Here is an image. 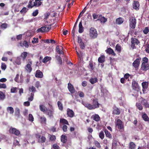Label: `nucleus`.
Instances as JSON below:
<instances>
[{
    "label": "nucleus",
    "instance_id": "f257e3e1",
    "mask_svg": "<svg viewBox=\"0 0 149 149\" xmlns=\"http://www.w3.org/2000/svg\"><path fill=\"white\" fill-rule=\"evenodd\" d=\"M116 126L117 127L119 131L120 132L124 131V127L123 123L120 119H118L116 123Z\"/></svg>",
    "mask_w": 149,
    "mask_h": 149
},
{
    "label": "nucleus",
    "instance_id": "f03ea898",
    "mask_svg": "<svg viewBox=\"0 0 149 149\" xmlns=\"http://www.w3.org/2000/svg\"><path fill=\"white\" fill-rule=\"evenodd\" d=\"M89 35L93 39H95L97 36L98 34L96 30L94 27H91L89 30Z\"/></svg>",
    "mask_w": 149,
    "mask_h": 149
},
{
    "label": "nucleus",
    "instance_id": "7ed1b4c3",
    "mask_svg": "<svg viewBox=\"0 0 149 149\" xmlns=\"http://www.w3.org/2000/svg\"><path fill=\"white\" fill-rule=\"evenodd\" d=\"M140 43V41L136 38H132L131 41V46L132 49L136 48L135 44L138 45Z\"/></svg>",
    "mask_w": 149,
    "mask_h": 149
},
{
    "label": "nucleus",
    "instance_id": "20e7f679",
    "mask_svg": "<svg viewBox=\"0 0 149 149\" xmlns=\"http://www.w3.org/2000/svg\"><path fill=\"white\" fill-rule=\"evenodd\" d=\"M129 26L132 29H134L136 24V19L134 17H132L129 19Z\"/></svg>",
    "mask_w": 149,
    "mask_h": 149
},
{
    "label": "nucleus",
    "instance_id": "39448f33",
    "mask_svg": "<svg viewBox=\"0 0 149 149\" xmlns=\"http://www.w3.org/2000/svg\"><path fill=\"white\" fill-rule=\"evenodd\" d=\"M9 132L11 134H14L16 136H19L20 134V131L15 128L11 127L10 128Z\"/></svg>",
    "mask_w": 149,
    "mask_h": 149
},
{
    "label": "nucleus",
    "instance_id": "423d86ee",
    "mask_svg": "<svg viewBox=\"0 0 149 149\" xmlns=\"http://www.w3.org/2000/svg\"><path fill=\"white\" fill-rule=\"evenodd\" d=\"M132 89L137 92L140 91V87L138 82L136 81H133L132 83Z\"/></svg>",
    "mask_w": 149,
    "mask_h": 149
},
{
    "label": "nucleus",
    "instance_id": "0eeeda50",
    "mask_svg": "<svg viewBox=\"0 0 149 149\" xmlns=\"http://www.w3.org/2000/svg\"><path fill=\"white\" fill-rule=\"evenodd\" d=\"M28 63L26 66L25 68L27 71L30 73L32 70V68L31 67L32 61L31 59H29L28 60Z\"/></svg>",
    "mask_w": 149,
    "mask_h": 149
},
{
    "label": "nucleus",
    "instance_id": "6e6552de",
    "mask_svg": "<svg viewBox=\"0 0 149 149\" xmlns=\"http://www.w3.org/2000/svg\"><path fill=\"white\" fill-rule=\"evenodd\" d=\"M92 105L93 109L99 107L100 104L98 102L97 99H93Z\"/></svg>",
    "mask_w": 149,
    "mask_h": 149
},
{
    "label": "nucleus",
    "instance_id": "1a4fd4ad",
    "mask_svg": "<svg viewBox=\"0 0 149 149\" xmlns=\"http://www.w3.org/2000/svg\"><path fill=\"white\" fill-rule=\"evenodd\" d=\"M149 69V64L148 63H142L141 69L143 71H146Z\"/></svg>",
    "mask_w": 149,
    "mask_h": 149
},
{
    "label": "nucleus",
    "instance_id": "9d476101",
    "mask_svg": "<svg viewBox=\"0 0 149 149\" xmlns=\"http://www.w3.org/2000/svg\"><path fill=\"white\" fill-rule=\"evenodd\" d=\"M141 60L140 58H137L133 62L132 65L135 68H137L139 67L140 64V61Z\"/></svg>",
    "mask_w": 149,
    "mask_h": 149
},
{
    "label": "nucleus",
    "instance_id": "9b49d317",
    "mask_svg": "<svg viewBox=\"0 0 149 149\" xmlns=\"http://www.w3.org/2000/svg\"><path fill=\"white\" fill-rule=\"evenodd\" d=\"M68 88L71 93L73 94L75 92V90L74 86L71 83H69L68 84Z\"/></svg>",
    "mask_w": 149,
    "mask_h": 149
},
{
    "label": "nucleus",
    "instance_id": "f8f14e48",
    "mask_svg": "<svg viewBox=\"0 0 149 149\" xmlns=\"http://www.w3.org/2000/svg\"><path fill=\"white\" fill-rule=\"evenodd\" d=\"M140 5L139 2L137 1H134L132 4V6L134 9H139Z\"/></svg>",
    "mask_w": 149,
    "mask_h": 149
},
{
    "label": "nucleus",
    "instance_id": "ddd939ff",
    "mask_svg": "<svg viewBox=\"0 0 149 149\" xmlns=\"http://www.w3.org/2000/svg\"><path fill=\"white\" fill-rule=\"evenodd\" d=\"M67 114L68 116L70 118L73 117L74 115V113L73 111L69 108L67 109Z\"/></svg>",
    "mask_w": 149,
    "mask_h": 149
},
{
    "label": "nucleus",
    "instance_id": "4468645a",
    "mask_svg": "<svg viewBox=\"0 0 149 149\" xmlns=\"http://www.w3.org/2000/svg\"><path fill=\"white\" fill-rule=\"evenodd\" d=\"M82 104L86 107L89 110L93 109L92 105L90 104L87 103L85 102H82Z\"/></svg>",
    "mask_w": 149,
    "mask_h": 149
},
{
    "label": "nucleus",
    "instance_id": "2eb2a0df",
    "mask_svg": "<svg viewBox=\"0 0 149 149\" xmlns=\"http://www.w3.org/2000/svg\"><path fill=\"white\" fill-rule=\"evenodd\" d=\"M120 111L118 107H115L113 108L112 113L113 114L118 115L120 114Z\"/></svg>",
    "mask_w": 149,
    "mask_h": 149
},
{
    "label": "nucleus",
    "instance_id": "dca6fc26",
    "mask_svg": "<svg viewBox=\"0 0 149 149\" xmlns=\"http://www.w3.org/2000/svg\"><path fill=\"white\" fill-rule=\"evenodd\" d=\"M35 76L37 78H42L43 77V74L40 70H38L36 71Z\"/></svg>",
    "mask_w": 149,
    "mask_h": 149
},
{
    "label": "nucleus",
    "instance_id": "f3484780",
    "mask_svg": "<svg viewBox=\"0 0 149 149\" xmlns=\"http://www.w3.org/2000/svg\"><path fill=\"white\" fill-rule=\"evenodd\" d=\"M105 52L109 54H112L113 56H115L116 54L114 51L111 48H109L106 50Z\"/></svg>",
    "mask_w": 149,
    "mask_h": 149
},
{
    "label": "nucleus",
    "instance_id": "a211bd4d",
    "mask_svg": "<svg viewBox=\"0 0 149 149\" xmlns=\"http://www.w3.org/2000/svg\"><path fill=\"white\" fill-rule=\"evenodd\" d=\"M91 118L96 121H99L100 120V117L98 114H95L93 115L91 117Z\"/></svg>",
    "mask_w": 149,
    "mask_h": 149
},
{
    "label": "nucleus",
    "instance_id": "6ab92c4d",
    "mask_svg": "<svg viewBox=\"0 0 149 149\" xmlns=\"http://www.w3.org/2000/svg\"><path fill=\"white\" fill-rule=\"evenodd\" d=\"M141 104L143 105L146 108H149V104L148 103V101L143 99L141 102Z\"/></svg>",
    "mask_w": 149,
    "mask_h": 149
},
{
    "label": "nucleus",
    "instance_id": "aec40b11",
    "mask_svg": "<svg viewBox=\"0 0 149 149\" xmlns=\"http://www.w3.org/2000/svg\"><path fill=\"white\" fill-rule=\"evenodd\" d=\"M97 20H100L101 22H103L104 23L105 22L107 21V19L102 15H99V16L98 19Z\"/></svg>",
    "mask_w": 149,
    "mask_h": 149
},
{
    "label": "nucleus",
    "instance_id": "412c9836",
    "mask_svg": "<svg viewBox=\"0 0 149 149\" xmlns=\"http://www.w3.org/2000/svg\"><path fill=\"white\" fill-rule=\"evenodd\" d=\"M61 140L63 143H65L67 141V138L66 135L63 134L61 136Z\"/></svg>",
    "mask_w": 149,
    "mask_h": 149
},
{
    "label": "nucleus",
    "instance_id": "4be33fe9",
    "mask_svg": "<svg viewBox=\"0 0 149 149\" xmlns=\"http://www.w3.org/2000/svg\"><path fill=\"white\" fill-rule=\"evenodd\" d=\"M15 116L17 118L19 117L20 116V111L18 107H16L15 109Z\"/></svg>",
    "mask_w": 149,
    "mask_h": 149
},
{
    "label": "nucleus",
    "instance_id": "5701e85b",
    "mask_svg": "<svg viewBox=\"0 0 149 149\" xmlns=\"http://www.w3.org/2000/svg\"><path fill=\"white\" fill-rule=\"evenodd\" d=\"M60 123H62L63 125H69L68 121L65 119L61 118L60 120Z\"/></svg>",
    "mask_w": 149,
    "mask_h": 149
},
{
    "label": "nucleus",
    "instance_id": "b1692460",
    "mask_svg": "<svg viewBox=\"0 0 149 149\" xmlns=\"http://www.w3.org/2000/svg\"><path fill=\"white\" fill-rule=\"evenodd\" d=\"M142 118L145 121L149 122V118L145 113L142 115Z\"/></svg>",
    "mask_w": 149,
    "mask_h": 149
},
{
    "label": "nucleus",
    "instance_id": "393cba45",
    "mask_svg": "<svg viewBox=\"0 0 149 149\" xmlns=\"http://www.w3.org/2000/svg\"><path fill=\"white\" fill-rule=\"evenodd\" d=\"M39 118L40 119V123H41L45 124L46 123L47 119L44 116H39Z\"/></svg>",
    "mask_w": 149,
    "mask_h": 149
},
{
    "label": "nucleus",
    "instance_id": "a878e982",
    "mask_svg": "<svg viewBox=\"0 0 149 149\" xmlns=\"http://www.w3.org/2000/svg\"><path fill=\"white\" fill-rule=\"evenodd\" d=\"M124 21V19L121 17H119L116 19V24H122Z\"/></svg>",
    "mask_w": 149,
    "mask_h": 149
},
{
    "label": "nucleus",
    "instance_id": "bb28decb",
    "mask_svg": "<svg viewBox=\"0 0 149 149\" xmlns=\"http://www.w3.org/2000/svg\"><path fill=\"white\" fill-rule=\"evenodd\" d=\"M118 140L117 139L115 138L113 139L112 143V147H116L118 145Z\"/></svg>",
    "mask_w": 149,
    "mask_h": 149
},
{
    "label": "nucleus",
    "instance_id": "cd10ccee",
    "mask_svg": "<svg viewBox=\"0 0 149 149\" xmlns=\"http://www.w3.org/2000/svg\"><path fill=\"white\" fill-rule=\"evenodd\" d=\"M79 32L81 33L83 32V27L82 25L81 21L79 22Z\"/></svg>",
    "mask_w": 149,
    "mask_h": 149
},
{
    "label": "nucleus",
    "instance_id": "c85d7f7f",
    "mask_svg": "<svg viewBox=\"0 0 149 149\" xmlns=\"http://www.w3.org/2000/svg\"><path fill=\"white\" fill-rule=\"evenodd\" d=\"M47 115L50 117H53V116L54 111L49 109L47 111Z\"/></svg>",
    "mask_w": 149,
    "mask_h": 149
},
{
    "label": "nucleus",
    "instance_id": "c756f323",
    "mask_svg": "<svg viewBox=\"0 0 149 149\" xmlns=\"http://www.w3.org/2000/svg\"><path fill=\"white\" fill-rule=\"evenodd\" d=\"M98 61L100 63H103L105 61V56L104 55H102L98 58Z\"/></svg>",
    "mask_w": 149,
    "mask_h": 149
},
{
    "label": "nucleus",
    "instance_id": "7c9ffc66",
    "mask_svg": "<svg viewBox=\"0 0 149 149\" xmlns=\"http://www.w3.org/2000/svg\"><path fill=\"white\" fill-rule=\"evenodd\" d=\"M39 108L40 110L43 112H45L47 110V108L43 105H40L39 106Z\"/></svg>",
    "mask_w": 149,
    "mask_h": 149
},
{
    "label": "nucleus",
    "instance_id": "2f4dec72",
    "mask_svg": "<svg viewBox=\"0 0 149 149\" xmlns=\"http://www.w3.org/2000/svg\"><path fill=\"white\" fill-rule=\"evenodd\" d=\"M27 55L28 53L26 52H24L22 54L21 56L22 58L23 61L25 60Z\"/></svg>",
    "mask_w": 149,
    "mask_h": 149
},
{
    "label": "nucleus",
    "instance_id": "473e14b6",
    "mask_svg": "<svg viewBox=\"0 0 149 149\" xmlns=\"http://www.w3.org/2000/svg\"><path fill=\"white\" fill-rule=\"evenodd\" d=\"M104 132L105 133L106 136L107 137H108L110 139H111L112 138V136L110 133L107 130H104Z\"/></svg>",
    "mask_w": 149,
    "mask_h": 149
},
{
    "label": "nucleus",
    "instance_id": "72a5a7b5",
    "mask_svg": "<svg viewBox=\"0 0 149 149\" xmlns=\"http://www.w3.org/2000/svg\"><path fill=\"white\" fill-rule=\"evenodd\" d=\"M55 57L56 60L58 62V63L59 64L61 65L62 63V61L60 56L58 55H56Z\"/></svg>",
    "mask_w": 149,
    "mask_h": 149
},
{
    "label": "nucleus",
    "instance_id": "f704fd0d",
    "mask_svg": "<svg viewBox=\"0 0 149 149\" xmlns=\"http://www.w3.org/2000/svg\"><path fill=\"white\" fill-rule=\"evenodd\" d=\"M46 26H42L40 28L38 29L37 31V32L39 33L41 32H45V31H46Z\"/></svg>",
    "mask_w": 149,
    "mask_h": 149
},
{
    "label": "nucleus",
    "instance_id": "c9c22d12",
    "mask_svg": "<svg viewBox=\"0 0 149 149\" xmlns=\"http://www.w3.org/2000/svg\"><path fill=\"white\" fill-rule=\"evenodd\" d=\"M7 110L8 112H10V113L13 114L14 112L13 108L11 107H9L7 108Z\"/></svg>",
    "mask_w": 149,
    "mask_h": 149
},
{
    "label": "nucleus",
    "instance_id": "e433bc0d",
    "mask_svg": "<svg viewBox=\"0 0 149 149\" xmlns=\"http://www.w3.org/2000/svg\"><path fill=\"white\" fill-rule=\"evenodd\" d=\"M51 59L50 57L47 56L44 57L43 60H42V62L43 63H45L49 61Z\"/></svg>",
    "mask_w": 149,
    "mask_h": 149
},
{
    "label": "nucleus",
    "instance_id": "4c0bfd02",
    "mask_svg": "<svg viewBox=\"0 0 149 149\" xmlns=\"http://www.w3.org/2000/svg\"><path fill=\"white\" fill-rule=\"evenodd\" d=\"M57 104L59 109L61 111H62L63 110V106L61 102L59 101H58L57 102Z\"/></svg>",
    "mask_w": 149,
    "mask_h": 149
},
{
    "label": "nucleus",
    "instance_id": "58836bf2",
    "mask_svg": "<svg viewBox=\"0 0 149 149\" xmlns=\"http://www.w3.org/2000/svg\"><path fill=\"white\" fill-rule=\"evenodd\" d=\"M136 147V145L135 143L132 142H131L130 143L129 148L131 149H134Z\"/></svg>",
    "mask_w": 149,
    "mask_h": 149
},
{
    "label": "nucleus",
    "instance_id": "ea45409f",
    "mask_svg": "<svg viewBox=\"0 0 149 149\" xmlns=\"http://www.w3.org/2000/svg\"><path fill=\"white\" fill-rule=\"evenodd\" d=\"M142 86L143 88L146 89L148 86V83L146 82H143L142 83Z\"/></svg>",
    "mask_w": 149,
    "mask_h": 149
},
{
    "label": "nucleus",
    "instance_id": "a19ab883",
    "mask_svg": "<svg viewBox=\"0 0 149 149\" xmlns=\"http://www.w3.org/2000/svg\"><path fill=\"white\" fill-rule=\"evenodd\" d=\"M90 82L92 84L95 83L97 81V79L96 77L91 78L89 80Z\"/></svg>",
    "mask_w": 149,
    "mask_h": 149
},
{
    "label": "nucleus",
    "instance_id": "79ce46f5",
    "mask_svg": "<svg viewBox=\"0 0 149 149\" xmlns=\"http://www.w3.org/2000/svg\"><path fill=\"white\" fill-rule=\"evenodd\" d=\"M56 50L57 52L59 54H61L63 53V51L59 48L58 46H57L56 48Z\"/></svg>",
    "mask_w": 149,
    "mask_h": 149
},
{
    "label": "nucleus",
    "instance_id": "37998d69",
    "mask_svg": "<svg viewBox=\"0 0 149 149\" xmlns=\"http://www.w3.org/2000/svg\"><path fill=\"white\" fill-rule=\"evenodd\" d=\"M5 96L4 93L1 91H0V100H3L5 98Z\"/></svg>",
    "mask_w": 149,
    "mask_h": 149
},
{
    "label": "nucleus",
    "instance_id": "c03bdc74",
    "mask_svg": "<svg viewBox=\"0 0 149 149\" xmlns=\"http://www.w3.org/2000/svg\"><path fill=\"white\" fill-rule=\"evenodd\" d=\"M116 49L119 52H120L121 51V47L120 45H119L118 44L116 45Z\"/></svg>",
    "mask_w": 149,
    "mask_h": 149
},
{
    "label": "nucleus",
    "instance_id": "a18cd8bd",
    "mask_svg": "<svg viewBox=\"0 0 149 149\" xmlns=\"http://www.w3.org/2000/svg\"><path fill=\"white\" fill-rule=\"evenodd\" d=\"M136 106L139 110H141L143 109V107L140 103H136Z\"/></svg>",
    "mask_w": 149,
    "mask_h": 149
},
{
    "label": "nucleus",
    "instance_id": "49530a36",
    "mask_svg": "<svg viewBox=\"0 0 149 149\" xmlns=\"http://www.w3.org/2000/svg\"><path fill=\"white\" fill-rule=\"evenodd\" d=\"M49 140L52 141H55L56 139V137L55 135H51L49 134Z\"/></svg>",
    "mask_w": 149,
    "mask_h": 149
},
{
    "label": "nucleus",
    "instance_id": "de8ad7c7",
    "mask_svg": "<svg viewBox=\"0 0 149 149\" xmlns=\"http://www.w3.org/2000/svg\"><path fill=\"white\" fill-rule=\"evenodd\" d=\"M99 137L102 139H103L104 137V132L103 131H101L99 134Z\"/></svg>",
    "mask_w": 149,
    "mask_h": 149
},
{
    "label": "nucleus",
    "instance_id": "09e8293b",
    "mask_svg": "<svg viewBox=\"0 0 149 149\" xmlns=\"http://www.w3.org/2000/svg\"><path fill=\"white\" fill-rule=\"evenodd\" d=\"M94 144L95 146L98 148H100L101 146L100 143L98 142L97 141H95L94 142Z\"/></svg>",
    "mask_w": 149,
    "mask_h": 149
},
{
    "label": "nucleus",
    "instance_id": "8fccbe9b",
    "mask_svg": "<svg viewBox=\"0 0 149 149\" xmlns=\"http://www.w3.org/2000/svg\"><path fill=\"white\" fill-rule=\"evenodd\" d=\"M17 88L16 87H13L11 89L10 92L12 93H15L17 92Z\"/></svg>",
    "mask_w": 149,
    "mask_h": 149
},
{
    "label": "nucleus",
    "instance_id": "3c124183",
    "mask_svg": "<svg viewBox=\"0 0 149 149\" xmlns=\"http://www.w3.org/2000/svg\"><path fill=\"white\" fill-rule=\"evenodd\" d=\"M21 59L19 57H17L16 58L15 61V63L16 64L18 65H19L21 64Z\"/></svg>",
    "mask_w": 149,
    "mask_h": 149
},
{
    "label": "nucleus",
    "instance_id": "603ef678",
    "mask_svg": "<svg viewBox=\"0 0 149 149\" xmlns=\"http://www.w3.org/2000/svg\"><path fill=\"white\" fill-rule=\"evenodd\" d=\"M79 94V96L81 97H84V94L83 92L81 91H79L78 92Z\"/></svg>",
    "mask_w": 149,
    "mask_h": 149
},
{
    "label": "nucleus",
    "instance_id": "864d4df0",
    "mask_svg": "<svg viewBox=\"0 0 149 149\" xmlns=\"http://www.w3.org/2000/svg\"><path fill=\"white\" fill-rule=\"evenodd\" d=\"M149 31V28L148 27H146L143 30V32L145 34H147Z\"/></svg>",
    "mask_w": 149,
    "mask_h": 149
},
{
    "label": "nucleus",
    "instance_id": "5fc2aeb1",
    "mask_svg": "<svg viewBox=\"0 0 149 149\" xmlns=\"http://www.w3.org/2000/svg\"><path fill=\"white\" fill-rule=\"evenodd\" d=\"M29 120L31 122H33L34 120V118L33 116V115L31 114H29Z\"/></svg>",
    "mask_w": 149,
    "mask_h": 149
},
{
    "label": "nucleus",
    "instance_id": "6e6d98bb",
    "mask_svg": "<svg viewBox=\"0 0 149 149\" xmlns=\"http://www.w3.org/2000/svg\"><path fill=\"white\" fill-rule=\"evenodd\" d=\"M67 126L66 125H64L63 126L62 130L64 132H66L67 131Z\"/></svg>",
    "mask_w": 149,
    "mask_h": 149
},
{
    "label": "nucleus",
    "instance_id": "4d7b16f0",
    "mask_svg": "<svg viewBox=\"0 0 149 149\" xmlns=\"http://www.w3.org/2000/svg\"><path fill=\"white\" fill-rule=\"evenodd\" d=\"M23 46H24L26 47H28L29 46L28 44L27 41L26 40H24L23 42L22 43Z\"/></svg>",
    "mask_w": 149,
    "mask_h": 149
},
{
    "label": "nucleus",
    "instance_id": "13d9d810",
    "mask_svg": "<svg viewBox=\"0 0 149 149\" xmlns=\"http://www.w3.org/2000/svg\"><path fill=\"white\" fill-rule=\"evenodd\" d=\"M52 147L54 149H59L60 148L59 146L56 143L54 144Z\"/></svg>",
    "mask_w": 149,
    "mask_h": 149
},
{
    "label": "nucleus",
    "instance_id": "bf43d9fd",
    "mask_svg": "<svg viewBox=\"0 0 149 149\" xmlns=\"http://www.w3.org/2000/svg\"><path fill=\"white\" fill-rule=\"evenodd\" d=\"M6 68V65L4 63H2L1 65V68L2 70H5Z\"/></svg>",
    "mask_w": 149,
    "mask_h": 149
},
{
    "label": "nucleus",
    "instance_id": "052dcab7",
    "mask_svg": "<svg viewBox=\"0 0 149 149\" xmlns=\"http://www.w3.org/2000/svg\"><path fill=\"white\" fill-rule=\"evenodd\" d=\"M146 48L145 49V51L147 53L149 54V43L146 44Z\"/></svg>",
    "mask_w": 149,
    "mask_h": 149
},
{
    "label": "nucleus",
    "instance_id": "680f3d73",
    "mask_svg": "<svg viewBox=\"0 0 149 149\" xmlns=\"http://www.w3.org/2000/svg\"><path fill=\"white\" fill-rule=\"evenodd\" d=\"M38 38H33V40L32 41V42L33 44H35L38 42Z\"/></svg>",
    "mask_w": 149,
    "mask_h": 149
},
{
    "label": "nucleus",
    "instance_id": "e2e57ef3",
    "mask_svg": "<svg viewBox=\"0 0 149 149\" xmlns=\"http://www.w3.org/2000/svg\"><path fill=\"white\" fill-rule=\"evenodd\" d=\"M7 24L6 23L2 24L1 25V27L2 29H5L7 28Z\"/></svg>",
    "mask_w": 149,
    "mask_h": 149
},
{
    "label": "nucleus",
    "instance_id": "0e129e2a",
    "mask_svg": "<svg viewBox=\"0 0 149 149\" xmlns=\"http://www.w3.org/2000/svg\"><path fill=\"white\" fill-rule=\"evenodd\" d=\"M38 13V10H36L32 13V15L33 16H36L37 15Z\"/></svg>",
    "mask_w": 149,
    "mask_h": 149
},
{
    "label": "nucleus",
    "instance_id": "69168bd1",
    "mask_svg": "<svg viewBox=\"0 0 149 149\" xmlns=\"http://www.w3.org/2000/svg\"><path fill=\"white\" fill-rule=\"evenodd\" d=\"M31 90L32 92H35L36 91V90L35 88L33 86H32L31 87L29 88V90Z\"/></svg>",
    "mask_w": 149,
    "mask_h": 149
},
{
    "label": "nucleus",
    "instance_id": "338daca9",
    "mask_svg": "<svg viewBox=\"0 0 149 149\" xmlns=\"http://www.w3.org/2000/svg\"><path fill=\"white\" fill-rule=\"evenodd\" d=\"M35 86L37 88L40 87V82L38 81H37L36 83Z\"/></svg>",
    "mask_w": 149,
    "mask_h": 149
},
{
    "label": "nucleus",
    "instance_id": "774afa93",
    "mask_svg": "<svg viewBox=\"0 0 149 149\" xmlns=\"http://www.w3.org/2000/svg\"><path fill=\"white\" fill-rule=\"evenodd\" d=\"M46 138L45 136H42L41 137V142L42 143H44L45 142Z\"/></svg>",
    "mask_w": 149,
    "mask_h": 149
}]
</instances>
